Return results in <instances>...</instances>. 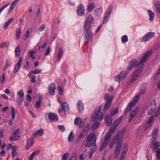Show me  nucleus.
<instances>
[{"instance_id": "f257e3e1", "label": "nucleus", "mask_w": 160, "mask_h": 160, "mask_svg": "<svg viewBox=\"0 0 160 160\" xmlns=\"http://www.w3.org/2000/svg\"><path fill=\"white\" fill-rule=\"evenodd\" d=\"M123 118L121 116L117 118L112 123V126L110 128L109 131L106 135L104 140L101 145L100 150L102 151L108 144L110 139L111 135L114 133L116 129V128L120 123Z\"/></svg>"}, {"instance_id": "f03ea898", "label": "nucleus", "mask_w": 160, "mask_h": 160, "mask_svg": "<svg viewBox=\"0 0 160 160\" xmlns=\"http://www.w3.org/2000/svg\"><path fill=\"white\" fill-rule=\"evenodd\" d=\"M152 51L151 50L147 52L144 56L141 58L140 61L138 63V60L135 59L131 60L128 66V70H131L134 67L139 66L140 64L144 63L147 62L149 57L151 56Z\"/></svg>"}, {"instance_id": "7ed1b4c3", "label": "nucleus", "mask_w": 160, "mask_h": 160, "mask_svg": "<svg viewBox=\"0 0 160 160\" xmlns=\"http://www.w3.org/2000/svg\"><path fill=\"white\" fill-rule=\"evenodd\" d=\"M97 139V137L94 132L90 134L88 136L85 146L87 147H90L93 145V147L96 148V143Z\"/></svg>"}, {"instance_id": "20e7f679", "label": "nucleus", "mask_w": 160, "mask_h": 160, "mask_svg": "<svg viewBox=\"0 0 160 160\" xmlns=\"http://www.w3.org/2000/svg\"><path fill=\"white\" fill-rule=\"evenodd\" d=\"M123 135V133L122 132H120L117 133L110 142L109 145V148H112L114 146L115 143H117V145L118 143H121L120 142L122 140Z\"/></svg>"}, {"instance_id": "39448f33", "label": "nucleus", "mask_w": 160, "mask_h": 160, "mask_svg": "<svg viewBox=\"0 0 160 160\" xmlns=\"http://www.w3.org/2000/svg\"><path fill=\"white\" fill-rule=\"evenodd\" d=\"M151 145L155 151L156 152L157 158L158 160H160V148H158L160 146L159 142L156 141V140H151Z\"/></svg>"}, {"instance_id": "423d86ee", "label": "nucleus", "mask_w": 160, "mask_h": 160, "mask_svg": "<svg viewBox=\"0 0 160 160\" xmlns=\"http://www.w3.org/2000/svg\"><path fill=\"white\" fill-rule=\"evenodd\" d=\"M101 109L99 108L98 110L95 111V112L92 114L91 119V122L98 120H102L103 118V114L101 112Z\"/></svg>"}, {"instance_id": "0eeeda50", "label": "nucleus", "mask_w": 160, "mask_h": 160, "mask_svg": "<svg viewBox=\"0 0 160 160\" xmlns=\"http://www.w3.org/2000/svg\"><path fill=\"white\" fill-rule=\"evenodd\" d=\"M140 97V95H137L134 98L133 101L129 103L125 110L124 114H127L131 110L132 107L135 105L138 101Z\"/></svg>"}, {"instance_id": "6e6552de", "label": "nucleus", "mask_w": 160, "mask_h": 160, "mask_svg": "<svg viewBox=\"0 0 160 160\" xmlns=\"http://www.w3.org/2000/svg\"><path fill=\"white\" fill-rule=\"evenodd\" d=\"M130 71H129L127 68V70H122L118 75L115 76L114 79L116 82H120L124 79Z\"/></svg>"}, {"instance_id": "1a4fd4ad", "label": "nucleus", "mask_w": 160, "mask_h": 160, "mask_svg": "<svg viewBox=\"0 0 160 160\" xmlns=\"http://www.w3.org/2000/svg\"><path fill=\"white\" fill-rule=\"evenodd\" d=\"M156 107V100L154 99L151 102L148 108V113L149 115H151L154 112Z\"/></svg>"}, {"instance_id": "9d476101", "label": "nucleus", "mask_w": 160, "mask_h": 160, "mask_svg": "<svg viewBox=\"0 0 160 160\" xmlns=\"http://www.w3.org/2000/svg\"><path fill=\"white\" fill-rule=\"evenodd\" d=\"M144 65H143L140 66L135 72L131 80L132 83L134 82L139 76L144 68Z\"/></svg>"}, {"instance_id": "9b49d317", "label": "nucleus", "mask_w": 160, "mask_h": 160, "mask_svg": "<svg viewBox=\"0 0 160 160\" xmlns=\"http://www.w3.org/2000/svg\"><path fill=\"white\" fill-rule=\"evenodd\" d=\"M155 34L154 32H150L145 34L141 39L142 42H146L148 41L150 39L154 37Z\"/></svg>"}, {"instance_id": "f8f14e48", "label": "nucleus", "mask_w": 160, "mask_h": 160, "mask_svg": "<svg viewBox=\"0 0 160 160\" xmlns=\"http://www.w3.org/2000/svg\"><path fill=\"white\" fill-rule=\"evenodd\" d=\"M86 122L85 119L82 120V118L79 117H77L74 120V124L77 126H78L79 128H82Z\"/></svg>"}, {"instance_id": "ddd939ff", "label": "nucleus", "mask_w": 160, "mask_h": 160, "mask_svg": "<svg viewBox=\"0 0 160 160\" xmlns=\"http://www.w3.org/2000/svg\"><path fill=\"white\" fill-rule=\"evenodd\" d=\"M112 5L110 6L108 8V9L107 11L106 12L105 15L104 16L103 20V24L106 23L107 22L109 17L112 11Z\"/></svg>"}, {"instance_id": "4468645a", "label": "nucleus", "mask_w": 160, "mask_h": 160, "mask_svg": "<svg viewBox=\"0 0 160 160\" xmlns=\"http://www.w3.org/2000/svg\"><path fill=\"white\" fill-rule=\"evenodd\" d=\"M77 13L79 16H82L85 14V8L82 4L79 5L77 8Z\"/></svg>"}, {"instance_id": "2eb2a0df", "label": "nucleus", "mask_w": 160, "mask_h": 160, "mask_svg": "<svg viewBox=\"0 0 160 160\" xmlns=\"http://www.w3.org/2000/svg\"><path fill=\"white\" fill-rule=\"evenodd\" d=\"M138 112V108L137 107L134 110L132 111L130 113L129 122H131Z\"/></svg>"}, {"instance_id": "dca6fc26", "label": "nucleus", "mask_w": 160, "mask_h": 160, "mask_svg": "<svg viewBox=\"0 0 160 160\" xmlns=\"http://www.w3.org/2000/svg\"><path fill=\"white\" fill-rule=\"evenodd\" d=\"M56 88L55 84L53 83H51L48 88V91L49 94L51 95H54Z\"/></svg>"}, {"instance_id": "f3484780", "label": "nucleus", "mask_w": 160, "mask_h": 160, "mask_svg": "<svg viewBox=\"0 0 160 160\" xmlns=\"http://www.w3.org/2000/svg\"><path fill=\"white\" fill-rule=\"evenodd\" d=\"M22 62V58L21 57L18 61V63L15 67L14 70V71L15 73L17 72L21 68Z\"/></svg>"}, {"instance_id": "a211bd4d", "label": "nucleus", "mask_w": 160, "mask_h": 160, "mask_svg": "<svg viewBox=\"0 0 160 160\" xmlns=\"http://www.w3.org/2000/svg\"><path fill=\"white\" fill-rule=\"evenodd\" d=\"M154 120V118L153 116H152L150 117L149 120L147 121L146 125L144 129L145 130H147L152 126Z\"/></svg>"}, {"instance_id": "6ab92c4d", "label": "nucleus", "mask_w": 160, "mask_h": 160, "mask_svg": "<svg viewBox=\"0 0 160 160\" xmlns=\"http://www.w3.org/2000/svg\"><path fill=\"white\" fill-rule=\"evenodd\" d=\"M85 43H88L92 36V32H84Z\"/></svg>"}, {"instance_id": "aec40b11", "label": "nucleus", "mask_w": 160, "mask_h": 160, "mask_svg": "<svg viewBox=\"0 0 160 160\" xmlns=\"http://www.w3.org/2000/svg\"><path fill=\"white\" fill-rule=\"evenodd\" d=\"M20 0H15L12 2L8 12V14H9L11 12L16 5Z\"/></svg>"}, {"instance_id": "412c9836", "label": "nucleus", "mask_w": 160, "mask_h": 160, "mask_svg": "<svg viewBox=\"0 0 160 160\" xmlns=\"http://www.w3.org/2000/svg\"><path fill=\"white\" fill-rule=\"evenodd\" d=\"M20 0H15L12 2L8 12V14H9L11 12L16 5Z\"/></svg>"}, {"instance_id": "4be33fe9", "label": "nucleus", "mask_w": 160, "mask_h": 160, "mask_svg": "<svg viewBox=\"0 0 160 160\" xmlns=\"http://www.w3.org/2000/svg\"><path fill=\"white\" fill-rule=\"evenodd\" d=\"M34 141L33 137H31V138L28 139L27 141L26 149H28L33 144Z\"/></svg>"}, {"instance_id": "5701e85b", "label": "nucleus", "mask_w": 160, "mask_h": 160, "mask_svg": "<svg viewBox=\"0 0 160 160\" xmlns=\"http://www.w3.org/2000/svg\"><path fill=\"white\" fill-rule=\"evenodd\" d=\"M77 107L78 109L80 112H82L84 109L83 104L81 100H79L78 101Z\"/></svg>"}, {"instance_id": "b1692460", "label": "nucleus", "mask_w": 160, "mask_h": 160, "mask_svg": "<svg viewBox=\"0 0 160 160\" xmlns=\"http://www.w3.org/2000/svg\"><path fill=\"white\" fill-rule=\"evenodd\" d=\"M48 117L52 121H57L58 119L57 114L55 113H49L48 114Z\"/></svg>"}, {"instance_id": "393cba45", "label": "nucleus", "mask_w": 160, "mask_h": 160, "mask_svg": "<svg viewBox=\"0 0 160 160\" xmlns=\"http://www.w3.org/2000/svg\"><path fill=\"white\" fill-rule=\"evenodd\" d=\"M147 88V84L146 83H143L141 86L139 94L142 95L144 94Z\"/></svg>"}, {"instance_id": "a878e982", "label": "nucleus", "mask_w": 160, "mask_h": 160, "mask_svg": "<svg viewBox=\"0 0 160 160\" xmlns=\"http://www.w3.org/2000/svg\"><path fill=\"white\" fill-rule=\"evenodd\" d=\"M91 24L85 22L84 25V32H92L91 29L90 28V26Z\"/></svg>"}, {"instance_id": "bb28decb", "label": "nucleus", "mask_w": 160, "mask_h": 160, "mask_svg": "<svg viewBox=\"0 0 160 160\" xmlns=\"http://www.w3.org/2000/svg\"><path fill=\"white\" fill-rule=\"evenodd\" d=\"M42 71V70L40 69H37L35 70L31 71L28 74V76L29 77H31L32 76L33 74H36L40 73Z\"/></svg>"}, {"instance_id": "cd10ccee", "label": "nucleus", "mask_w": 160, "mask_h": 160, "mask_svg": "<svg viewBox=\"0 0 160 160\" xmlns=\"http://www.w3.org/2000/svg\"><path fill=\"white\" fill-rule=\"evenodd\" d=\"M106 122L108 126H110L112 123V118L109 115H107L105 117Z\"/></svg>"}, {"instance_id": "c85d7f7f", "label": "nucleus", "mask_w": 160, "mask_h": 160, "mask_svg": "<svg viewBox=\"0 0 160 160\" xmlns=\"http://www.w3.org/2000/svg\"><path fill=\"white\" fill-rule=\"evenodd\" d=\"M122 147V145L121 143H118L116 148L115 152V155L116 156V157L119 154L120 151Z\"/></svg>"}, {"instance_id": "c756f323", "label": "nucleus", "mask_w": 160, "mask_h": 160, "mask_svg": "<svg viewBox=\"0 0 160 160\" xmlns=\"http://www.w3.org/2000/svg\"><path fill=\"white\" fill-rule=\"evenodd\" d=\"M43 132V129L42 128L34 132L33 134V136L36 137L38 135L40 136H42Z\"/></svg>"}, {"instance_id": "7c9ffc66", "label": "nucleus", "mask_w": 160, "mask_h": 160, "mask_svg": "<svg viewBox=\"0 0 160 160\" xmlns=\"http://www.w3.org/2000/svg\"><path fill=\"white\" fill-rule=\"evenodd\" d=\"M158 128H156L153 129L152 133V140H156V137L158 136Z\"/></svg>"}, {"instance_id": "2f4dec72", "label": "nucleus", "mask_w": 160, "mask_h": 160, "mask_svg": "<svg viewBox=\"0 0 160 160\" xmlns=\"http://www.w3.org/2000/svg\"><path fill=\"white\" fill-rule=\"evenodd\" d=\"M20 135H17L12 134V135L9 138L10 140L11 141H16L19 140L20 139Z\"/></svg>"}, {"instance_id": "473e14b6", "label": "nucleus", "mask_w": 160, "mask_h": 160, "mask_svg": "<svg viewBox=\"0 0 160 160\" xmlns=\"http://www.w3.org/2000/svg\"><path fill=\"white\" fill-rule=\"evenodd\" d=\"M63 51L62 49L60 48L59 52L57 54V59L58 62H59L63 54Z\"/></svg>"}, {"instance_id": "72a5a7b5", "label": "nucleus", "mask_w": 160, "mask_h": 160, "mask_svg": "<svg viewBox=\"0 0 160 160\" xmlns=\"http://www.w3.org/2000/svg\"><path fill=\"white\" fill-rule=\"evenodd\" d=\"M93 21L94 19L93 16L92 15H89L86 18L85 22H86L88 23L92 24Z\"/></svg>"}, {"instance_id": "f704fd0d", "label": "nucleus", "mask_w": 160, "mask_h": 160, "mask_svg": "<svg viewBox=\"0 0 160 160\" xmlns=\"http://www.w3.org/2000/svg\"><path fill=\"white\" fill-rule=\"evenodd\" d=\"M100 123L96 121L92 123L91 128L92 130H94L95 129L97 128L100 126Z\"/></svg>"}, {"instance_id": "c9c22d12", "label": "nucleus", "mask_w": 160, "mask_h": 160, "mask_svg": "<svg viewBox=\"0 0 160 160\" xmlns=\"http://www.w3.org/2000/svg\"><path fill=\"white\" fill-rule=\"evenodd\" d=\"M89 124L88 123L84 128L81 133L86 135L88 134V132L89 129Z\"/></svg>"}, {"instance_id": "e433bc0d", "label": "nucleus", "mask_w": 160, "mask_h": 160, "mask_svg": "<svg viewBox=\"0 0 160 160\" xmlns=\"http://www.w3.org/2000/svg\"><path fill=\"white\" fill-rule=\"evenodd\" d=\"M13 20V18H11L9 19L8 21L4 24L3 26L4 29L7 30L8 28V26L10 24L11 22Z\"/></svg>"}, {"instance_id": "4c0bfd02", "label": "nucleus", "mask_w": 160, "mask_h": 160, "mask_svg": "<svg viewBox=\"0 0 160 160\" xmlns=\"http://www.w3.org/2000/svg\"><path fill=\"white\" fill-rule=\"evenodd\" d=\"M16 38L18 40L20 37L21 34V30L20 28H18L16 30Z\"/></svg>"}, {"instance_id": "58836bf2", "label": "nucleus", "mask_w": 160, "mask_h": 160, "mask_svg": "<svg viewBox=\"0 0 160 160\" xmlns=\"http://www.w3.org/2000/svg\"><path fill=\"white\" fill-rule=\"evenodd\" d=\"M74 138V134L72 131L70 133L68 138V141L69 142H72L73 141Z\"/></svg>"}, {"instance_id": "ea45409f", "label": "nucleus", "mask_w": 160, "mask_h": 160, "mask_svg": "<svg viewBox=\"0 0 160 160\" xmlns=\"http://www.w3.org/2000/svg\"><path fill=\"white\" fill-rule=\"evenodd\" d=\"M148 13L150 18V20L152 21L155 17L154 13L151 10H148Z\"/></svg>"}, {"instance_id": "a19ab883", "label": "nucleus", "mask_w": 160, "mask_h": 160, "mask_svg": "<svg viewBox=\"0 0 160 160\" xmlns=\"http://www.w3.org/2000/svg\"><path fill=\"white\" fill-rule=\"evenodd\" d=\"M88 152L87 150L84 151L83 153L81 154L80 156V160H83L87 156Z\"/></svg>"}, {"instance_id": "79ce46f5", "label": "nucleus", "mask_w": 160, "mask_h": 160, "mask_svg": "<svg viewBox=\"0 0 160 160\" xmlns=\"http://www.w3.org/2000/svg\"><path fill=\"white\" fill-rule=\"evenodd\" d=\"M16 146H14L12 148V158H13L14 157L16 156L18 154V152L16 151Z\"/></svg>"}, {"instance_id": "37998d69", "label": "nucleus", "mask_w": 160, "mask_h": 160, "mask_svg": "<svg viewBox=\"0 0 160 160\" xmlns=\"http://www.w3.org/2000/svg\"><path fill=\"white\" fill-rule=\"evenodd\" d=\"M62 107L65 111L66 112L68 110L69 107L68 103L64 102H62Z\"/></svg>"}, {"instance_id": "c03bdc74", "label": "nucleus", "mask_w": 160, "mask_h": 160, "mask_svg": "<svg viewBox=\"0 0 160 160\" xmlns=\"http://www.w3.org/2000/svg\"><path fill=\"white\" fill-rule=\"evenodd\" d=\"M15 56L16 57H19L20 52V48L19 45L15 49Z\"/></svg>"}, {"instance_id": "a18cd8bd", "label": "nucleus", "mask_w": 160, "mask_h": 160, "mask_svg": "<svg viewBox=\"0 0 160 160\" xmlns=\"http://www.w3.org/2000/svg\"><path fill=\"white\" fill-rule=\"evenodd\" d=\"M154 6L156 11L160 13V4L158 2H154Z\"/></svg>"}, {"instance_id": "49530a36", "label": "nucleus", "mask_w": 160, "mask_h": 160, "mask_svg": "<svg viewBox=\"0 0 160 160\" xmlns=\"http://www.w3.org/2000/svg\"><path fill=\"white\" fill-rule=\"evenodd\" d=\"M111 103V102L107 100V102L105 104L103 108V110L104 112H105V111L107 109L110 107Z\"/></svg>"}, {"instance_id": "de8ad7c7", "label": "nucleus", "mask_w": 160, "mask_h": 160, "mask_svg": "<svg viewBox=\"0 0 160 160\" xmlns=\"http://www.w3.org/2000/svg\"><path fill=\"white\" fill-rule=\"evenodd\" d=\"M94 3H91L89 4L88 10V12H91L94 8Z\"/></svg>"}, {"instance_id": "09e8293b", "label": "nucleus", "mask_w": 160, "mask_h": 160, "mask_svg": "<svg viewBox=\"0 0 160 160\" xmlns=\"http://www.w3.org/2000/svg\"><path fill=\"white\" fill-rule=\"evenodd\" d=\"M96 148L93 147L89 151L88 155L90 158H91L92 156L93 153L95 151V149Z\"/></svg>"}, {"instance_id": "8fccbe9b", "label": "nucleus", "mask_w": 160, "mask_h": 160, "mask_svg": "<svg viewBox=\"0 0 160 160\" xmlns=\"http://www.w3.org/2000/svg\"><path fill=\"white\" fill-rule=\"evenodd\" d=\"M11 118L12 119H14L15 118V109L13 107H11Z\"/></svg>"}, {"instance_id": "3c124183", "label": "nucleus", "mask_w": 160, "mask_h": 160, "mask_svg": "<svg viewBox=\"0 0 160 160\" xmlns=\"http://www.w3.org/2000/svg\"><path fill=\"white\" fill-rule=\"evenodd\" d=\"M45 28V25L44 24L42 25L36 31L37 32H39L44 30Z\"/></svg>"}, {"instance_id": "603ef678", "label": "nucleus", "mask_w": 160, "mask_h": 160, "mask_svg": "<svg viewBox=\"0 0 160 160\" xmlns=\"http://www.w3.org/2000/svg\"><path fill=\"white\" fill-rule=\"evenodd\" d=\"M118 112V108H116L110 111V114L111 115L113 116L117 113Z\"/></svg>"}, {"instance_id": "864d4df0", "label": "nucleus", "mask_w": 160, "mask_h": 160, "mask_svg": "<svg viewBox=\"0 0 160 160\" xmlns=\"http://www.w3.org/2000/svg\"><path fill=\"white\" fill-rule=\"evenodd\" d=\"M28 52L29 53V56L32 59H34L35 57L33 55V51L32 50H29L28 51Z\"/></svg>"}, {"instance_id": "5fc2aeb1", "label": "nucleus", "mask_w": 160, "mask_h": 160, "mask_svg": "<svg viewBox=\"0 0 160 160\" xmlns=\"http://www.w3.org/2000/svg\"><path fill=\"white\" fill-rule=\"evenodd\" d=\"M17 95L19 96V97L23 98L24 97V92L22 89L20 90L17 92Z\"/></svg>"}, {"instance_id": "6e6d98bb", "label": "nucleus", "mask_w": 160, "mask_h": 160, "mask_svg": "<svg viewBox=\"0 0 160 160\" xmlns=\"http://www.w3.org/2000/svg\"><path fill=\"white\" fill-rule=\"evenodd\" d=\"M41 150H38L36 151L35 152H33L32 154L30 155L31 156L33 157V158L35 156L38 155L40 153Z\"/></svg>"}, {"instance_id": "4d7b16f0", "label": "nucleus", "mask_w": 160, "mask_h": 160, "mask_svg": "<svg viewBox=\"0 0 160 160\" xmlns=\"http://www.w3.org/2000/svg\"><path fill=\"white\" fill-rule=\"evenodd\" d=\"M23 101V98L18 97L16 99V102L18 104H22Z\"/></svg>"}, {"instance_id": "13d9d810", "label": "nucleus", "mask_w": 160, "mask_h": 160, "mask_svg": "<svg viewBox=\"0 0 160 160\" xmlns=\"http://www.w3.org/2000/svg\"><path fill=\"white\" fill-rule=\"evenodd\" d=\"M69 154L68 152L65 153L62 156V160H67L68 158Z\"/></svg>"}, {"instance_id": "bf43d9fd", "label": "nucleus", "mask_w": 160, "mask_h": 160, "mask_svg": "<svg viewBox=\"0 0 160 160\" xmlns=\"http://www.w3.org/2000/svg\"><path fill=\"white\" fill-rule=\"evenodd\" d=\"M122 41L123 42H128V39L127 35L123 36L121 38Z\"/></svg>"}, {"instance_id": "052dcab7", "label": "nucleus", "mask_w": 160, "mask_h": 160, "mask_svg": "<svg viewBox=\"0 0 160 160\" xmlns=\"http://www.w3.org/2000/svg\"><path fill=\"white\" fill-rule=\"evenodd\" d=\"M86 135L85 134L81 133L78 136L77 139V142H78L82 138L84 137Z\"/></svg>"}, {"instance_id": "680f3d73", "label": "nucleus", "mask_w": 160, "mask_h": 160, "mask_svg": "<svg viewBox=\"0 0 160 160\" xmlns=\"http://www.w3.org/2000/svg\"><path fill=\"white\" fill-rule=\"evenodd\" d=\"M41 101L39 100L37 101L36 102L35 107L36 108L38 109L40 108L41 105Z\"/></svg>"}, {"instance_id": "e2e57ef3", "label": "nucleus", "mask_w": 160, "mask_h": 160, "mask_svg": "<svg viewBox=\"0 0 160 160\" xmlns=\"http://www.w3.org/2000/svg\"><path fill=\"white\" fill-rule=\"evenodd\" d=\"M9 45V43L7 42H4L0 44V48H3L5 47H7Z\"/></svg>"}, {"instance_id": "0e129e2a", "label": "nucleus", "mask_w": 160, "mask_h": 160, "mask_svg": "<svg viewBox=\"0 0 160 160\" xmlns=\"http://www.w3.org/2000/svg\"><path fill=\"white\" fill-rule=\"evenodd\" d=\"M58 129L62 132H64L65 131V128L64 126L62 125H59L58 126Z\"/></svg>"}, {"instance_id": "69168bd1", "label": "nucleus", "mask_w": 160, "mask_h": 160, "mask_svg": "<svg viewBox=\"0 0 160 160\" xmlns=\"http://www.w3.org/2000/svg\"><path fill=\"white\" fill-rule=\"evenodd\" d=\"M10 64V62L8 59H7L6 60V63L4 67V70H5L9 66Z\"/></svg>"}, {"instance_id": "338daca9", "label": "nucleus", "mask_w": 160, "mask_h": 160, "mask_svg": "<svg viewBox=\"0 0 160 160\" xmlns=\"http://www.w3.org/2000/svg\"><path fill=\"white\" fill-rule=\"evenodd\" d=\"M5 78V74H3L2 75V78L1 77V76H0V82L1 83H3L4 82Z\"/></svg>"}, {"instance_id": "774afa93", "label": "nucleus", "mask_w": 160, "mask_h": 160, "mask_svg": "<svg viewBox=\"0 0 160 160\" xmlns=\"http://www.w3.org/2000/svg\"><path fill=\"white\" fill-rule=\"evenodd\" d=\"M126 152H124V151L122 152L120 160H123L124 159L126 156Z\"/></svg>"}]
</instances>
